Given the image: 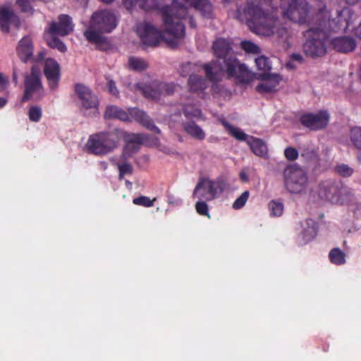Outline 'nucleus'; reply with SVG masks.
<instances>
[{
    "mask_svg": "<svg viewBox=\"0 0 361 361\" xmlns=\"http://www.w3.org/2000/svg\"><path fill=\"white\" fill-rule=\"evenodd\" d=\"M117 24V17L112 11L98 10L92 13L89 28L84 32V36L90 43L96 44L99 49H103L108 44L107 38L103 34L112 32Z\"/></svg>",
    "mask_w": 361,
    "mask_h": 361,
    "instance_id": "obj_2",
    "label": "nucleus"
},
{
    "mask_svg": "<svg viewBox=\"0 0 361 361\" xmlns=\"http://www.w3.org/2000/svg\"><path fill=\"white\" fill-rule=\"evenodd\" d=\"M305 36L306 39L302 44V50L307 56L317 59L326 54V42L330 34L317 20L305 32Z\"/></svg>",
    "mask_w": 361,
    "mask_h": 361,
    "instance_id": "obj_6",
    "label": "nucleus"
},
{
    "mask_svg": "<svg viewBox=\"0 0 361 361\" xmlns=\"http://www.w3.org/2000/svg\"><path fill=\"white\" fill-rule=\"evenodd\" d=\"M258 79L262 80L256 87V90L260 94L269 93L276 91L277 87L281 81V77L279 74L262 73L259 74Z\"/></svg>",
    "mask_w": 361,
    "mask_h": 361,
    "instance_id": "obj_15",
    "label": "nucleus"
},
{
    "mask_svg": "<svg viewBox=\"0 0 361 361\" xmlns=\"http://www.w3.org/2000/svg\"><path fill=\"white\" fill-rule=\"evenodd\" d=\"M100 1L104 2V3H106V4H111L113 1H114L115 0H100Z\"/></svg>",
    "mask_w": 361,
    "mask_h": 361,
    "instance_id": "obj_61",
    "label": "nucleus"
},
{
    "mask_svg": "<svg viewBox=\"0 0 361 361\" xmlns=\"http://www.w3.org/2000/svg\"><path fill=\"white\" fill-rule=\"evenodd\" d=\"M240 178L244 182L248 181V177L245 172L241 171L240 173Z\"/></svg>",
    "mask_w": 361,
    "mask_h": 361,
    "instance_id": "obj_56",
    "label": "nucleus"
},
{
    "mask_svg": "<svg viewBox=\"0 0 361 361\" xmlns=\"http://www.w3.org/2000/svg\"><path fill=\"white\" fill-rule=\"evenodd\" d=\"M330 262L336 265H343L345 263V254L338 247L331 249L329 253Z\"/></svg>",
    "mask_w": 361,
    "mask_h": 361,
    "instance_id": "obj_32",
    "label": "nucleus"
},
{
    "mask_svg": "<svg viewBox=\"0 0 361 361\" xmlns=\"http://www.w3.org/2000/svg\"><path fill=\"white\" fill-rule=\"evenodd\" d=\"M286 66L288 69H294L295 68L292 61L287 62Z\"/></svg>",
    "mask_w": 361,
    "mask_h": 361,
    "instance_id": "obj_59",
    "label": "nucleus"
},
{
    "mask_svg": "<svg viewBox=\"0 0 361 361\" xmlns=\"http://www.w3.org/2000/svg\"><path fill=\"white\" fill-rule=\"evenodd\" d=\"M330 44L335 51L343 54L353 51L357 47L355 38L348 35L332 38Z\"/></svg>",
    "mask_w": 361,
    "mask_h": 361,
    "instance_id": "obj_19",
    "label": "nucleus"
},
{
    "mask_svg": "<svg viewBox=\"0 0 361 361\" xmlns=\"http://www.w3.org/2000/svg\"><path fill=\"white\" fill-rule=\"evenodd\" d=\"M212 49L214 50V55L216 58V60L212 61L209 63H205L202 66V68L205 72V75H207V69L206 66H209L211 67V73L212 74L215 73V69L214 68L215 65L217 63L220 65L224 64V61L230 59L234 58L233 56H228L229 52L232 49L231 44L229 41L224 38L217 39L214 43L212 46Z\"/></svg>",
    "mask_w": 361,
    "mask_h": 361,
    "instance_id": "obj_11",
    "label": "nucleus"
},
{
    "mask_svg": "<svg viewBox=\"0 0 361 361\" xmlns=\"http://www.w3.org/2000/svg\"><path fill=\"white\" fill-rule=\"evenodd\" d=\"M355 34L361 39V20L359 25L354 30Z\"/></svg>",
    "mask_w": 361,
    "mask_h": 361,
    "instance_id": "obj_54",
    "label": "nucleus"
},
{
    "mask_svg": "<svg viewBox=\"0 0 361 361\" xmlns=\"http://www.w3.org/2000/svg\"><path fill=\"white\" fill-rule=\"evenodd\" d=\"M318 195L320 199L335 204H343L353 196L352 190L341 180L328 179L322 180L318 185Z\"/></svg>",
    "mask_w": 361,
    "mask_h": 361,
    "instance_id": "obj_7",
    "label": "nucleus"
},
{
    "mask_svg": "<svg viewBox=\"0 0 361 361\" xmlns=\"http://www.w3.org/2000/svg\"><path fill=\"white\" fill-rule=\"evenodd\" d=\"M224 64L220 65L217 63L214 66L215 73L212 74L211 67L206 66L207 79L211 82L219 81L222 76L227 73L230 78H235L237 82L239 84H249L251 82L254 76L252 73L236 58H230L224 61Z\"/></svg>",
    "mask_w": 361,
    "mask_h": 361,
    "instance_id": "obj_3",
    "label": "nucleus"
},
{
    "mask_svg": "<svg viewBox=\"0 0 361 361\" xmlns=\"http://www.w3.org/2000/svg\"><path fill=\"white\" fill-rule=\"evenodd\" d=\"M224 2H228L230 0H223Z\"/></svg>",
    "mask_w": 361,
    "mask_h": 361,
    "instance_id": "obj_63",
    "label": "nucleus"
},
{
    "mask_svg": "<svg viewBox=\"0 0 361 361\" xmlns=\"http://www.w3.org/2000/svg\"><path fill=\"white\" fill-rule=\"evenodd\" d=\"M42 90V85L40 78L33 70L31 73L25 79V92L22 97L21 102L24 103L29 100L35 93H40Z\"/></svg>",
    "mask_w": 361,
    "mask_h": 361,
    "instance_id": "obj_16",
    "label": "nucleus"
},
{
    "mask_svg": "<svg viewBox=\"0 0 361 361\" xmlns=\"http://www.w3.org/2000/svg\"><path fill=\"white\" fill-rule=\"evenodd\" d=\"M137 32L142 42L149 47L157 46L164 39L162 32L149 23L139 27Z\"/></svg>",
    "mask_w": 361,
    "mask_h": 361,
    "instance_id": "obj_13",
    "label": "nucleus"
},
{
    "mask_svg": "<svg viewBox=\"0 0 361 361\" xmlns=\"http://www.w3.org/2000/svg\"><path fill=\"white\" fill-rule=\"evenodd\" d=\"M73 27L71 16L61 14L58 17V22H52L50 24L49 32L53 35L64 37L69 35L73 30Z\"/></svg>",
    "mask_w": 361,
    "mask_h": 361,
    "instance_id": "obj_14",
    "label": "nucleus"
},
{
    "mask_svg": "<svg viewBox=\"0 0 361 361\" xmlns=\"http://www.w3.org/2000/svg\"><path fill=\"white\" fill-rule=\"evenodd\" d=\"M255 63L259 70L268 73L271 69V64L269 58L260 56L255 59Z\"/></svg>",
    "mask_w": 361,
    "mask_h": 361,
    "instance_id": "obj_36",
    "label": "nucleus"
},
{
    "mask_svg": "<svg viewBox=\"0 0 361 361\" xmlns=\"http://www.w3.org/2000/svg\"><path fill=\"white\" fill-rule=\"evenodd\" d=\"M16 4L20 9L21 12L32 13L33 8L27 0H17Z\"/></svg>",
    "mask_w": 361,
    "mask_h": 361,
    "instance_id": "obj_47",
    "label": "nucleus"
},
{
    "mask_svg": "<svg viewBox=\"0 0 361 361\" xmlns=\"http://www.w3.org/2000/svg\"><path fill=\"white\" fill-rule=\"evenodd\" d=\"M122 138H124L125 142H127V148H129L133 144L137 145H142L148 138V135L140 133H127L123 131Z\"/></svg>",
    "mask_w": 361,
    "mask_h": 361,
    "instance_id": "obj_29",
    "label": "nucleus"
},
{
    "mask_svg": "<svg viewBox=\"0 0 361 361\" xmlns=\"http://www.w3.org/2000/svg\"><path fill=\"white\" fill-rule=\"evenodd\" d=\"M47 44L49 47L56 49L61 52H65L67 49L66 44L56 36L48 39Z\"/></svg>",
    "mask_w": 361,
    "mask_h": 361,
    "instance_id": "obj_39",
    "label": "nucleus"
},
{
    "mask_svg": "<svg viewBox=\"0 0 361 361\" xmlns=\"http://www.w3.org/2000/svg\"><path fill=\"white\" fill-rule=\"evenodd\" d=\"M139 149H140L139 145L133 144V143H132V145L129 148H127V142H126V145L123 149V153L122 157H126V156L130 157L132 154L137 152L139 151Z\"/></svg>",
    "mask_w": 361,
    "mask_h": 361,
    "instance_id": "obj_49",
    "label": "nucleus"
},
{
    "mask_svg": "<svg viewBox=\"0 0 361 361\" xmlns=\"http://www.w3.org/2000/svg\"><path fill=\"white\" fill-rule=\"evenodd\" d=\"M175 89L176 85L173 83H161L159 85V91L153 90L150 87H146L143 90V93L147 98L158 99L161 93L169 95L174 92Z\"/></svg>",
    "mask_w": 361,
    "mask_h": 361,
    "instance_id": "obj_22",
    "label": "nucleus"
},
{
    "mask_svg": "<svg viewBox=\"0 0 361 361\" xmlns=\"http://www.w3.org/2000/svg\"><path fill=\"white\" fill-rule=\"evenodd\" d=\"M335 171L343 177H350L353 175L354 170L345 164H338L335 166Z\"/></svg>",
    "mask_w": 361,
    "mask_h": 361,
    "instance_id": "obj_42",
    "label": "nucleus"
},
{
    "mask_svg": "<svg viewBox=\"0 0 361 361\" xmlns=\"http://www.w3.org/2000/svg\"><path fill=\"white\" fill-rule=\"evenodd\" d=\"M290 59L293 61H297L300 63H302L303 57L300 54L293 53L290 56Z\"/></svg>",
    "mask_w": 361,
    "mask_h": 361,
    "instance_id": "obj_52",
    "label": "nucleus"
},
{
    "mask_svg": "<svg viewBox=\"0 0 361 361\" xmlns=\"http://www.w3.org/2000/svg\"><path fill=\"white\" fill-rule=\"evenodd\" d=\"M188 85L191 92L197 94L202 93L207 87V80L195 74L189 76Z\"/></svg>",
    "mask_w": 361,
    "mask_h": 361,
    "instance_id": "obj_26",
    "label": "nucleus"
},
{
    "mask_svg": "<svg viewBox=\"0 0 361 361\" xmlns=\"http://www.w3.org/2000/svg\"><path fill=\"white\" fill-rule=\"evenodd\" d=\"M156 200L155 198L151 200L147 196H140L133 200V203L135 205H140L145 207H150L154 206V202Z\"/></svg>",
    "mask_w": 361,
    "mask_h": 361,
    "instance_id": "obj_43",
    "label": "nucleus"
},
{
    "mask_svg": "<svg viewBox=\"0 0 361 361\" xmlns=\"http://www.w3.org/2000/svg\"><path fill=\"white\" fill-rule=\"evenodd\" d=\"M189 24H190V27H196L195 20L192 17L189 18Z\"/></svg>",
    "mask_w": 361,
    "mask_h": 361,
    "instance_id": "obj_58",
    "label": "nucleus"
},
{
    "mask_svg": "<svg viewBox=\"0 0 361 361\" xmlns=\"http://www.w3.org/2000/svg\"><path fill=\"white\" fill-rule=\"evenodd\" d=\"M8 102L6 98L0 97V109L3 108Z\"/></svg>",
    "mask_w": 361,
    "mask_h": 361,
    "instance_id": "obj_57",
    "label": "nucleus"
},
{
    "mask_svg": "<svg viewBox=\"0 0 361 361\" xmlns=\"http://www.w3.org/2000/svg\"><path fill=\"white\" fill-rule=\"evenodd\" d=\"M17 54L25 63L32 58L33 44L30 37L25 36L20 39L17 47Z\"/></svg>",
    "mask_w": 361,
    "mask_h": 361,
    "instance_id": "obj_21",
    "label": "nucleus"
},
{
    "mask_svg": "<svg viewBox=\"0 0 361 361\" xmlns=\"http://www.w3.org/2000/svg\"><path fill=\"white\" fill-rule=\"evenodd\" d=\"M109 92L114 96L118 97L119 92L116 86L115 82L113 80H108Z\"/></svg>",
    "mask_w": 361,
    "mask_h": 361,
    "instance_id": "obj_50",
    "label": "nucleus"
},
{
    "mask_svg": "<svg viewBox=\"0 0 361 361\" xmlns=\"http://www.w3.org/2000/svg\"><path fill=\"white\" fill-rule=\"evenodd\" d=\"M222 124L228 133L239 141L247 142L248 138L250 137V135L245 133L239 128L231 125L227 121H224Z\"/></svg>",
    "mask_w": 361,
    "mask_h": 361,
    "instance_id": "obj_30",
    "label": "nucleus"
},
{
    "mask_svg": "<svg viewBox=\"0 0 361 361\" xmlns=\"http://www.w3.org/2000/svg\"><path fill=\"white\" fill-rule=\"evenodd\" d=\"M8 84V78L0 73V92L6 89Z\"/></svg>",
    "mask_w": 361,
    "mask_h": 361,
    "instance_id": "obj_51",
    "label": "nucleus"
},
{
    "mask_svg": "<svg viewBox=\"0 0 361 361\" xmlns=\"http://www.w3.org/2000/svg\"><path fill=\"white\" fill-rule=\"evenodd\" d=\"M207 201L200 200L197 201L195 204V209L197 212L202 216H205L208 218H210V215L209 213V207L207 204Z\"/></svg>",
    "mask_w": 361,
    "mask_h": 361,
    "instance_id": "obj_46",
    "label": "nucleus"
},
{
    "mask_svg": "<svg viewBox=\"0 0 361 361\" xmlns=\"http://www.w3.org/2000/svg\"><path fill=\"white\" fill-rule=\"evenodd\" d=\"M284 155L288 160L295 161L298 157V152L295 148L288 147L285 149Z\"/></svg>",
    "mask_w": 361,
    "mask_h": 361,
    "instance_id": "obj_48",
    "label": "nucleus"
},
{
    "mask_svg": "<svg viewBox=\"0 0 361 361\" xmlns=\"http://www.w3.org/2000/svg\"><path fill=\"white\" fill-rule=\"evenodd\" d=\"M42 116V110L39 106H32L28 111L29 119L32 122H38Z\"/></svg>",
    "mask_w": 361,
    "mask_h": 361,
    "instance_id": "obj_40",
    "label": "nucleus"
},
{
    "mask_svg": "<svg viewBox=\"0 0 361 361\" xmlns=\"http://www.w3.org/2000/svg\"><path fill=\"white\" fill-rule=\"evenodd\" d=\"M183 111L184 116L188 119L193 118H198L202 116L200 109L192 104L185 105L183 109Z\"/></svg>",
    "mask_w": 361,
    "mask_h": 361,
    "instance_id": "obj_34",
    "label": "nucleus"
},
{
    "mask_svg": "<svg viewBox=\"0 0 361 361\" xmlns=\"http://www.w3.org/2000/svg\"><path fill=\"white\" fill-rule=\"evenodd\" d=\"M241 48L249 54H258L260 52L259 47L250 41H243L241 42Z\"/></svg>",
    "mask_w": 361,
    "mask_h": 361,
    "instance_id": "obj_45",
    "label": "nucleus"
},
{
    "mask_svg": "<svg viewBox=\"0 0 361 361\" xmlns=\"http://www.w3.org/2000/svg\"><path fill=\"white\" fill-rule=\"evenodd\" d=\"M9 24H13L18 27L20 25L19 17L13 12V9L8 6L0 8V26L3 32H8Z\"/></svg>",
    "mask_w": 361,
    "mask_h": 361,
    "instance_id": "obj_20",
    "label": "nucleus"
},
{
    "mask_svg": "<svg viewBox=\"0 0 361 361\" xmlns=\"http://www.w3.org/2000/svg\"><path fill=\"white\" fill-rule=\"evenodd\" d=\"M104 117L107 120L118 119L122 121H130L129 115L126 111L114 105L106 106Z\"/></svg>",
    "mask_w": 361,
    "mask_h": 361,
    "instance_id": "obj_25",
    "label": "nucleus"
},
{
    "mask_svg": "<svg viewBox=\"0 0 361 361\" xmlns=\"http://www.w3.org/2000/svg\"><path fill=\"white\" fill-rule=\"evenodd\" d=\"M283 15L293 23L313 25L316 16L310 17V5L306 0H281Z\"/></svg>",
    "mask_w": 361,
    "mask_h": 361,
    "instance_id": "obj_8",
    "label": "nucleus"
},
{
    "mask_svg": "<svg viewBox=\"0 0 361 361\" xmlns=\"http://www.w3.org/2000/svg\"><path fill=\"white\" fill-rule=\"evenodd\" d=\"M128 64L130 69L137 71H144L148 67V65L145 60L135 56L129 58Z\"/></svg>",
    "mask_w": 361,
    "mask_h": 361,
    "instance_id": "obj_33",
    "label": "nucleus"
},
{
    "mask_svg": "<svg viewBox=\"0 0 361 361\" xmlns=\"http://www.w3.org/2000/svg\"><path fill=\"white\" fill-rule=\"evenodd\" d=\"M330 116L327 111L322 110L317 114L305 113L300 116V123L310 130H320L325 128L329 122Z\"/></svg>",
    "mask_w": 361,
    "mask_h": 361,
    "instance_id": "obj_12",
    "label": "nucleus"
},
{
    "mask_svg": "<svg viewBox=\"0 0 361 361\" xmlns=\"http://www.w3.org/2000/svg\"><path fill=\"white\" fill-rule=\"evenodd\" d=\"M44 73L49 87L51 89L56 88L61 76V68L59 63L54 59L47 58L44 61Z\"/></svg>",
    "mask_w": 361,
    "mask_h": 361,
    "instance_id": "obj_17",
    "label": "nucleus"
},
{
    "mask_svg": "<svg viewBox=\"0 0 361 361\" xmlns=\"http://www.w3.org/2000/svg\"><path fill=\"white\" fill-rule=\"evenodd\" d=\"M269 209L271 216H280L283 212V204L279 201L271 200L269 203Z\"/></svg>",
    "mask_w": 361,
    "mask_h": 361,
    "instance_id": "obj_37",
    "label": "nucleus"
},
{
    "mask_svg": "<svg viewBox=\"0 0 361 361\" xmlns=\"http://www.w3.org/2000/svg\"><path fill=\"white\" fill-rule=\"evenodd\" d=\"M123 135V130L119 128L92 134L85 145L86 149L88 153L94 155H106L118 147Z\"/></svg>",
    "mask_w": 361,
    "mask_h": 361,
    "instance_id": "obj_4",
    "label": "nucleus"
},
{
    "mask_svg": "<svg viewBox=\"0 0 361 361\" xmlns=\"http://www.w3.org/2000/svg\"><path fill=\"white\" fill-rule=\"evenodd\" d=\"M116 166L119 171V179H123L126 175H130L133 173V166L128 161L123 163H118Z\"/></svg>",
    "mask_w": 361,
    "mask_h": 361,
    "instance_id": "obj_38",
    "label": "nucleus"
},
{
    "mask_svg": "<svg viewBox=\"0 0 361 361\" xmlns=\"http://www.w3.org/2000/svg\"><path fill=\"white\" fill-rule=\"evenodd\" d=\"M250 196L248 190L244 191L233 202V208L235 209H240L243 208L247 202Z\"/></svg>",
    "mask_w": 361,
    "mask_h": 361,
    "instance_id": "obj_44",
    "label": "nucleus"
},
{
    "mask_svg": "<svg viewBox=\"0 0 361 361\" xmlns=\"http://www.w3.org/2000/svg\"><path fill=\"white\" fill-rule=\"evenodd\" d=\"M190 66H191L190 63H188L182 66V71H181L182 76L185 77L187 75L186 73H185V69L190 68Z\"/></svg>",
    "mask_w": 361,
    "mask_h": 361,
    "instance_id": "obj_55",
    "label": "nucleus"
},
{
    "mask_svg": "<svg viewBox=\"0 0 361 361\" xmlns=\"http://www.w3.org/2000/svg\"><path fill=\"white\" fill-rule=\"evenodd\" d=\"M130 115L137 122L141 123L144 127L149 130L154 131L157 134L161 133V130L154 124L152 118L149 117L145 112L138 109H133L130 111Z\"/></svg>",
    "mask_w": 361,
    "mask_h": 361,
    "instance_id": "obj_23",
    "label": "nucleus"
},
{
    "mask_svg": "<svg viewBox=\"0 0 361 361\" xmlns=\"http://www.w3.org/2000/svg\"><path fill=\"white\" fill-rule=\"evenodd\" d=\"M302 231H301V236L303 243L305 244L316 237L318 226L314 220L307 219L302 222Z\"/></svg>",
    "mask_w": 361,
    "mask_h": 361,
    "instance_id": "obj_24",
    "label": "nucleus"
},
{
    "mask_svg": "<svg viewBox=\"0 0 361 361\" xmlns=\"http://www.w3.org/2000/svg\"><path fill=\"white\" fill-rule=\"evenodd\" d=\"M350 140L354 146L361 149V128H352L350 133Z\"/></svg>",
    "mask_w": 361,
    "mask_h": 361,
    "instance_id": "obj_41",
    "label": "nucleus"
},
{
    "mask_svg": "<svg viewBox=\"0 0 361 361\" xmlns=\"http://www.w3.org/2000/svg\"><path fill=\"white\" fill-rule=\"evenodd\" d=\"M46 56V53L44 51H40L37 53V55L35 59H32L35 61L39 62L44 60V57Z\"/></svg>",
    "mask_w": 361,
    "mask_h": 361,
    "instance_id": "obj_53",
    "label": "nucleus"
},
{
    "mask_svg": "<svg viewBox=\"0 0 361 361\" xmlns=\"http://www.w3.org/2000/svg\"><path fill=\"white\" fill-rule=\"evenodd\" d=\"M193 7L204 17L211 18L212 16V5L208 0H195L193 2Z\"/></svg>",
    "mask_w": 361,
    "mask_h": 361,
    "instance_id": "obj_31",
    "label": "nucleus"
},
{
    "mask_svg": "<svg viewBox=\"0 0 361 361\" xmlns=\"http://www.w3.org/2000/svg\"><path fill=\"white\" fill-rule=\"evenodd\" d=\"M247 144L250 146L252 152L257 156L264 157L267 154V147L265 142L257 137L250 136Z\"/></svg>",
    "mask_w": 361,
    "mask_h": 361,
    "instance_id": "obj_27",
    "label": "nucleus"
},
{
    "mask_svg": "<svg viewBox=\"0 0 361 361\" xmlns=\"http://www.w3.org/2000/svg\"><path fill=\"white\" fill-rule=\"evenodd\" d=\"M284 184L290 193H300L306 187L307 177L302 169L296 165L287 166L283 171Z\"/></svg>",
    "mask_w": 361,
    "mask_h": 361,
    "instance_id": "obj_9",
    "label": "nucleus"
},
{
    "mask_svg": "<svg viewBox=\"0 0 361 361\" xmlns=\"http://www.w3.org/2000/svg\"><path fill=\"white\" fill-rule=\"evenodd\" d=\"M317 21L329 34L331 32H345L353 24L355 14L351 8L344 7L336 11L335 18L330 19L326 6L324 5L316 13Z\"/></svg>",
    "mask_w": 361,
    "mask_h": 361,
    "instance_id": "obj_5",
    "label": "nucleus"
},
{
    "mask_svg": "<svg viewBox=\"0 0 361 361\" xmlns=\"http://www.w3.org/2000/svg\"><path fill=\"white\" fill-rule=\"evenodd\" d=\"M161 0H137L139 7L145 11L159 9V5Z\"/></svg>",
    "mask_w": 361,
    "mask_h": 361,
    "instance_id": "obj_35",
    "label": "nucleus"
},
{
    "mask_svg": "<svg viewBox=\"0 0 361 361\" xmlns=\"http://www.w3.org/2000/svg\"><path fill=\"white\" fill-rule=\"evenodd\" d=\"M184 130L192 137L203 140L205 138V133L203 130L194 121H187L183 123Z\"/></svg>",
    "mask_w": 361,
    "mask_h": 361,
    "instance_id": "obj_28",
    "label": "nucleus"
},
{
    "mask_svg": "<svg viewBox=\"0 0 361 361\" xmlns=\"http://www.w3.org/2000/svg\"><path fill=\"white\" fill-rule=\"evenodd\" d=\"M224 190L222 181H214L208 178H200L196 185L192 196L200 200L212 201L216 198L218 192Z\"/></svg>",
    "mask_w": 361,
    "mask_h": 361,
    "instance_id": "obj_10",
    "label": "nucleus"
},
{
    "mask_svg": "<svg viewBox=\"0 0 361 361\" xmlns=\"http://www.w3.org/2000/svg\"><path fill=\"white\" fill-rule=\"evenodd\" d=\"M345 1L347 4H352V5L356 4L358 1V0H345Z\"/></svg>",
    "mask_w": 361,
    "mask_h": 361,
    "instance_id": "obj_60",
    "label": "nucleus"
},
{
    "mask_svg": "<svg viewBox=\"0 0 361 361\" xmlns=\"http://www.w3.org/2000/svg\"><path fill=\"white\" fill-rule=\"evenodd\" d=\"M13 79L16 80V73H13Z\"/></svg>",
    "mask_w": 361,
    "mask_h": 361,
    "instance_id": "obj_62",
    "label": "nucleus"
},
{
    "mask_svg": "<svg viewBox=\"0 0 361 361\" xmlns=\"http://www.w3.org/2000/svg\"><path fill=\"white\" fill-rule=\"evenodd\" d=\"M244 15L247 25L252 32L267 36L276 34L282 40L288 38V29L283 25L281 27H277V17L274 13L265 11L262 8L261 0H247Z\"/></svg>",
    "mask_w": 361,
    "mask_h": 361,
    "instance_id": "obj_1",
    "label": "nucleus"
},
{
    "mask_svg": "<svg viewBox=\"0 0 361 361\" xmlns=\"http://www.w3.org/2000/svg\"><path fill=\"white\" fill-rule=\"evenodd\" d=\"M75 91L80 99L83 108L90 109L98 107V98L89 87L82 84H77L75 87Z\"/></svg>",
    "mask_w": 361,
    "mask_h": 361,
    "instance_id": "obj_18",
    "label": "nucleus"
}]
</instances>
